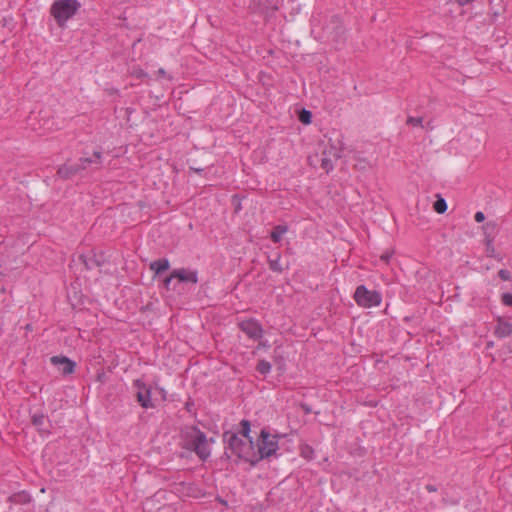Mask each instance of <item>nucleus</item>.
I'll return each instance as SVG.
<instances>
[{
  "mask_svg": "<svg viewBox=\"0 0 512 512\" xmlns=\"http://www.w3.org/2000/svg\"><path fill=\"white\" fill-rule=\"evenodd\" d=\"M312 120V113L306 109H302L299 113V121L303 124H310Z\"/></svg>",
  "mask_w": 512,
  "mask_h": 512,
  "instance_id": "obj_23",
  "label": "nucleus"
},
{
  "mask_svg": "<svg viewBox=\"0 0 512 512\" xmlns=\"http://www.w3.org/2000/svg\"><path fill=\"white\" fill-rule=\"evenodd\" d=\"M302 456L304 458H307V459H311L312 458V454H313V450L309 447V446H306L305 448L302 449Z\"/></svg>",
  "mask_w": 512,
  "mask_h": 512,
  "instance_id": "obj_28",
  "label": "nucleus"
},
{
  "mask_svg": "<svg viewBox=\"0 0 512 512\" xmlns=\"http://www.w3.org/2000/svg\"><path fill=\"white\" fill-rule=\"evenodd\" d=\"M433 208L438 214L445 213L447 210L446 200L442 198L440 195H437V200L434 202Z\"/></svg>",
  "mask_w": 512,
  "mask_h": 512,
  "instance_id": "obj_18",
  "label": "nucleus"
},
{
  "mask_svg": "<svg viewBox=\"0 0 512 512\" xmlns=\"http://www.w3.org/2000/svg\"><path fill=\"white\" fill-rule=\"evenodd\" d=\"M158 75L164 77L166 75V71L163 68L158 70Z\"/></svg>",
  "mask_w": 512,
  "mask_h": 512,
  "instance_id": "obj_34",
  "label": "nucleus"
},
{
  "mask_svg": "<svg viewBox=\"0 0 512 512\" xmlns=\"http://www.w3.org/2000/svg\"><path fill=\"white\" fill-rule=\"evenodd\" d=\"M407 125L410 126H420L423 127V118L422 117H412L409 116L406 121Z\"/></svg>",
  "mask_w": 512,
  "mask_h": 512,
  "instance_id": "obj_24",
  "label": "nucleus"
},
{
  "mask_svg": "<svg viewBox=\"0 0 512 512\" xmlns=\"http://www.w3.org/2000/svg\"><path fill=\"white\" fill-rule=\"evenodd\" d=\"M288 231L286 225H277L273 228L270 237L274 243H279L282 240V236Z\"/></svg>",
  "mask_w": 512,
  "mask_h": 512,
  "instance_id": "obj_17",
  "label": "nucleus"
},
{
  "mask_svg": "<svg viewBox=\"0 0 512 512\" xmlns=\"http://www.w3.org/2000/svg\"><path fill=\"white\" fill-rule=\"evenodd\" d=\"M494 334L498 338H505L512 334V323L502 317L497 318Z\"/></svg>",
  "mask_w": 512,
  "mask_h": 512,
  "instance_id": "obj_13",
  "label": "nucleus"
},
{
  "mask_svg": "<svg viewBox=\"0 0 512 512\" xmlns=\"http://www.w3.org/2000/svg\"><path fill=\"white\" fill-rule=\"evenodd\" d=\"M317 37L322 41L334 44L335 47L342 45L346 37L341 19L336 15L326 19Z\"/></svg>",
  "mask_w": 512,
  "mask_h": 512,
  "instance_id": "obj_2",
  "label": "nucleus"
},
{
  "mask_svg": "<svg viewBox=\"0 0 512 512\" xmlns=\"http://www.w3.org/2000/svg\"><path fill=\"white\" fill-rule=\"evenodd\" d=\"M392 257V252H385L380 256V260L384 261L386 264L389 263L390 258Z\"/></svg>",
  "mask_w": 512,
  "mask_h": 512,
  "instance_id": "obj_29",
  "label": "nucleus"
},
{
  "mask_svg": "<svg viewBox=\"0 0 512 512\" xmlns=\"http://www.w3.org/2000/svg\"><path fill=\"white\" fill-rule=\"evenodd\" d=\"M496 227V224L494 222H488L484 225L485 234L487 235V238L489 237V234L494 231Z\"/></svg>",
  "mask_w": 512,
  "mask_h": 512,
  "instance_id": "obj_26",
  "label": "nucleus"
},
{
  "mask_svg": "<svg viewBox=\"0 0 512 512\" xmlns=\"http://www.w3.org/2000/svg\"><path fill=\"white\" fill-rule=\"evenodd\" d=\"M135 388H137L136 398L139 404L143 408H151L153 407V403L151 401V389L147 386L143 381L137 379L133 382Z\"/></svg>",
  "mask_w": 512,
  "mask_h": 512,
  "instance_id": "obj_9",
  "label": "nucleus"
},
{
  "mask_svg": "<svg viewBox=\"0 0 512 512\" xmlns=\"http://www.w3.org/2000/svg\"><path fill=\"white\" fill-rule=\"evenodd\" d=\"M302 408L304 409V411L306 413H310L311 412V409L307 405H305V404H302Z\"/></svg>",
  "mask_w": 512,
  "mask_h": 512,
  "instance_id": "obj_35",
  "label": "nucleus"
},
{
  "mask_svg": "<svg viewBox=\"0 0 512 512\" xmlns=\"http://www.w3.org/2000/svg\"><path fill=\"white\" fill-rule=\"evenodd\" d=\"M86 169V165L77 164H63L57 170V175L63 180L71 179L77 173Z\"/></svg>",
  "mask_w": 512,
  "mask_h": 512,
  "instance_id": "obj_11",
  "label": "nucleus"
},
{
  "mask_svg": "<svg viewBox=\"0 0 512 512\" xmlns=\"http://www.w3.org/2000/svg\"><path fill=\"white\" fill-rule=\"evenodd\" d=\"M355 302L364 308L379 306L382 300L381 294L375 290H368L366 286L359 285L354 293Z\"/></svg>",
  "mask_w": 512,
  "mask_h": 512,
  "instance_id": "obj_7",
  "label": "nucleus"
},
{
  "mask_svg": "<svg viewBox=\"0 0 512 512\" xmlns=\"http://www.w3.org/2000/svg\"><path fill=\"white\" fill-rule=\"evenodd\" d=\"M81 4L77 0H56L50 8L59 27H64L67 20L71 19L80 9Z\"/></svg>",
  "mask_w": 512,
  "mask_h": 512,
  "instance_id": "obj_4",
  "label": "nucleus"
},
{
  "mask_svg": "<svg viewBox=\"0 0 512 512\" xmlns=\"http://www.w3.org/2000/svg\"><path fill=\"white\" fill-rule=\"evenodd\" d=\"M169 261L166 258H161L153 261L150 264V269L155 272V274H160L169 269Z\"/></svg>",
  "mask_w": 512,
  "mask_h": 512,
  "instance_id": "obj_16",
  "label": "nucleus"
},
{
  "mask_svg": "<svg viewBox=\"0 0 512 512\" xmlns=\"http://www.w3.org/2000/svg\"><path fill=\"white\" fill-rule=\"evenodd\" d=\"M8 501L11 504L25 505V504L30 503L31 497H30L29 493H27L26 491H20V492L12 494L8 498Z\"/></svg>",
  "mask_w": 512,
  "mask_h": 512,
  "instance_id": "obj_15",
  "label": "nucleus"
},
{
  "mask_svg": "<svg viewBox=\"0 0 512 512\" xmlns=\"http://www.w3.org/2000/svg\"><path fill=\"white\" fill-rule=\"evenodd\" d=\"M102 163V152L101 151H94L93 154L90 157H81L79 159V165H86V169L91 166L95 165L96 168H98Z\"/></svg>",
  "mask_w": 512,
  "mask_h": 512,
  "instance_id": "obj_14",
  "label": "nucleus"
},
{
  "mask_svg": "<svg viewBox=\"0 0 512 512\" xmlns=\"http://www.w3.org/2000/svg\"><path fill=\"white\" fill-rule=\"evenodd\" d=\"M173 278H174V277H172V274H171L169 277H167V278L164 280V286H165L166 288H168V287H169V284L171 283V281H172V279H173Z\"/></svg>",
  "mask_w": 512,
  "mask_h": 512,
  "instance_id": "obj_33",
  "label": "nucleus"
},
{
  "mask_svg": "<svg viewBox=\"0 0 512 512\" xmlns=\"http://www.w3.org/2000/svg\"><path fill=\"white\" fill-rule=\"evenodd\" d=\"M223 441L226 444L224 455L231 458L235 455L237 459H243L252 466L257 464L256 451L252 439L240 438L236 433L227 431L223 434Z\"/></svg>",
  "mask_w": 512,
  "mask_h": 512,
  "instance_id": "obj_1",
  "label": "nucleus"
},
{
  "mask_svg": "<svg viewBox=\"0 0 512 512\" xmlns=\"http://www.w3.org/2000/svg\"><path fill=\"white\" fill-rule=\"evenodd\" d=\"M51 363L57 367L63 375H69L74 372L76 363L66 356H53L50 359Z\"/></svg>",
  "mask_w": 512,
  "mask_h": 512,
  "instance_id": "obj_10",
  "label": "nucleus"
},
{
  "mask_svg": "<svg viewBox=\"0 0 512 512\" xmlns=\"http://www.w3.org/2000/svg\"><path fill=\"white\" fill-rule=\"evenodd\" d=\"M474 218H475L476 222L481 223L485 220V215L483 212L478 211V212H476Z\"/></svg>",
  "mask_w": 512,
  "mask_h": 512,
  "instance_id": "obj_30",
  "label": "nucleus"
},
{
  "mask_svg": "<svg viewBox=\"0 0 512 512\" xmlns=\"http://www.w3.org/2000/svg\"><path fill=\"white\" fill-rule=\"evenodd\" d=\"M269 268L274 272H282L283 267L280 264V256L278 255L276 259H269L268 261Z\"/></svg>",
  "mask_w": 512,
  "mask_h": 512,
  "instance_id": "obj_21",
  "label": "nucleus"
},
{
  "mask_svg": "<svg viewBox=\"0 0 512 512\" xmlns=\"http://www.w3.org/2000/svg\"><path fill=\"white\" fill-rule=\"evenodd\" d=\"M241 434L244 438L251 439L250 437V431H251V424L248 420H242L241 423Z\"/></svg>",
  "mask_w": 512,
  "mask_h": 512,
  "instance_id": "obj_22",
  "label": "nucleus"
},
{
  "mask_svg": "<svg viewBox=\"0 0 512 512\" xmlns=\"http://www.w3.org/2000/svg\"><path fill=\"white\" fill-rule=\"evenodd\" d=\"M172 277L177 278L180 282L192 284H196L198 282L197 271H192L185 268L173 270Z\"/></svg>",
  "mask_w": 512,
  "mask_h": 512,
  "instance_id": "obj_12",
  "label": "nucleus"
},
{
  "mask_svg": "<svg viewBox=\"0 0 512 512\" xmlns=\"http://www.w3.org/2000/svg\"><path fill=\"white\" fill-rule=\"evenodd\" d=\"M46 421V417L43 414H35L32 416V423L39 431H44L42 428Z\"/></svg>",
  "mask_w": 512,
  "mask_h": 512,
  "instance_id": "obj_20",
  "label": "nucleus"
},
{
  "mask_svg": "<svg viewBox=\"0 0 512 512\" xmlns=\"http://www.w3.org/2000/svg\"><path fill=\"white\" fill-rule=\"evenodd\" d=\"M425 488L428 492H436L437 491V488L432 484H427Z\"/></svg>",
  "mask_w": 512,
  "mask_h": 512,
  "instance_id": "obj_32",
  "label": "nucleus"
},
{
  "mask_svg": "<svg viewBox=\"0 0 512 512\" xmlns=\"http://www.w3.org/2000/svg\"><path fill=\"white\" fill-rule=\"evenodd\" d=\"M278 435L270 434L266 429H262L257 442L258 450L256 451L257 463L268 458L278 450Z\"/></svg>",
  "mask_w": 512,
  "mask_h": 512,
  "instance_id": "obj_5",
  "label": "nucleus"
},
{
  "mask_svg": "<svg viewBox=\"0 0 512 512\" xmlns=\"http://www.w3.org/2000/svg\"><path fill=\"white\" fill-rule=\"evenodd\" d=\"M271 364L266 361V360H260L257 364V367H256V370L262 374V375H266L268 374L270 371H271Z\"/></svg>",
  "mask_w": 512,
  "mask_h": 512,
  "instance_id": "obj_19",
  "label": "nucleus"
},
{
  "mask_svg": "<svg viewBox=\"0 0 512 512\" xmlns=\"http://www.w3.org/2000/svg\"><path fill=\"white\" fill-rule=\"evenodd\" d=\"M238 327L250 339L259 340L263 336V328L255 319L242 320L238 323Z\"/></svg>",
  "mask_w": 512,
  "mask_h": 512,
  "instance_id": "obj_8",
  "label": "nucleus"
},
{
  "mask_svg": "<svg viewBox=\"0 0 512 512\" xmlns=\"http://www.w3.org/2000/svg\"><path fill=\"white\" fill-rule=\"evenodd\" d=\"M501 300L504 305L512 307V293L502 294Z\"/></svg>",
  "mask_w": 512,
  "mask_h": 512,
  "instance_id": "obj_25",
  "label": "nucleus"
},
{
  "mask_svg": "<svg viewBox=\"0 0 512 512\" xmlns=\"http://www.w3.org/2000/svg\"><path fill=\"white\" fill-rule=\"evenodd\" d=\"M498 276L500 277L501 280L508 281L510 280V271L506 269H501L498 271Z\"/></svg>",
  "mask_w": 512,
  "mask_h": 512,
  "instance_id": "obj_27",
  "label": "nucleus"
},
{
  "mask_svg": "<svg viewBox=\"0 0 512 512\" xmlns=\"http://www.w3.org/2000/svg\"><path fill=\"white\" fill-rule=\"evenodd\" d=\"M328 143L330 144L329 149L325 148L319 159L321 168L327 173L333 169V162L341 157L343 151V143L340 139L337 138L332 142V139L329 138Z\"/></svg>",
  "mask_w": 512,
  "mask_h": 512,
  "instance_id": "obj_6",
  "label": "nucleus"
},
{
  "mask_svg": "<svg viewBox=\"0 0 512 512\" xmlns=\"http://www.w3.org/2000/svg\"><path fill=\"white\" fill-rule=\"evenodd\" d=\"M487 251L489 252V255H492V253H494V247L492 245V241L493 239L492 238H487Z\"/></svg>",
  "mask_w": 512,
  "mask_h": 512,
  "instance_id": "obj_31",
  "label": "nucleus"
},
{
  "mask_svg": "<svg viewBox=\"0 0 512 512\" xmlns=\"http://www.w3.org/2000/svg\"><path fill=\"white\" fill-rule=\"evenodd\" d=\"M185 447L194 451L202 460L210 456L207 438L204 432L196 427H189L184 432Z\"/></svg>",
  "mask_w": 512,
  "mask_h": 512,
  "instance_id": "obj_3",
  "label": "nucleus"
},
{
  "mask_svg": "<svg viewBox=\"0 0 512 512\" xmlns=\"http://www.w3.org/2000/svg\"><path fill=\"white\" fill-rule=\"evenodd\" d=\"M103 377H104V374H103V373H102V374H98V380H99V381H102V378H103Z\"/></svg>",
  "mask_w": 512,
  "mask_h": 512,
  "instance_id": "obj_36",
  "label": "nucleus"
}]
</instances>
